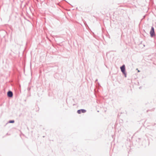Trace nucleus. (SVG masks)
I'll return each mask as SVG.
<instances>
[{"mask_svg":"<svg viewBox=\"0 0 156 156\" xmlns=\"http://www.w3.org/2000/svg\"><path fill=\"white\" fill-rule=\"evenodd\" d=\"M140 71L139 70H138V72H139Z\"/></svg>","mask_w":156,"mask_h":156,"instance_id":"nucleus-7","label":"nucleus"},{"mask_svg":"<svg viewBox=\"0 0 156 156\" xmlns=\"http://www.w3.org/2000/svg\"><path fill=\"white\" fill-rule=\"evenodd\" d=\"M86 112V111L84 109H81V113H84Z\"/></svg>","mask_w":156,"mask_h":156,"instance_id":"nucleus-5","label":"nucleus"},{"mask_svg":"<svg viewBox=\"0 0 156 156\" xmlns=\"http://www.w3.org/2000/svg\"><path fill=\"white\" fill-rule=\"evenodd\" d=\"M8 96L10 97H12V96L13 94L12 92L9 91L8 93Z\"/></svg>","mask_w":156,"mask_h":156,"instance_id":"nucleus-3","label":"nucleus"},{"mask_svg":"<svg viewBox=\"0 0 156 156\" xmlns=\"http://www.w3.org/2000/svg\"><path fill=\"white\" fill-rule=\"evenodd\" d=\"M77 112L79 114H80L81 113V109L78 110Z\"/></svg>","mask_w":156,"mask_h":156,"instance_id":"nucleus-4","label":"nucleus"},{"mask_svg":"<svg viewBox=\"0 0 156 156\" xmlns=\"http://www.w3.org/2000/svg\"><path fill=\"white\" fill-rule=\"evenodd\" d=\"M150 34L151 37H152L154 35V28L152 27L150 32Z\"/></svg>","mask_w":156,"mask_h":156,"instance_id":"nucleus-2","label":"nucleus"},{"mask_svg":"<svg viewBox=\"0 0 156 156\" xmlns=\"http://www.w3.org/2000/svg\"><path fill=\"white\" fill-rule=\"evenodd\" d=\"M121 70L122 72V73L123 74H124L125 75V77H126V74L125 72V66L124 65H123L122 66L120 67Z\"/></svg>","mask_w":156,"mask_h":156,"instance_id":"nucleus-1","label":"nucleus"},{"mask_svg":"<svg viewBox=\"0 0 156 156\" xmlns=\"http://www.w3.org/2000/svg\"><path fill=\"white\" fill-rule=\"evenodd\" d=\"M14 122V120H11L9 121V122L10 123H13Z\"/></svg>","mask_w":156,"mask_h":156,"instance_id":"nucleus-6","label":"nucleus"}]
</instances>
